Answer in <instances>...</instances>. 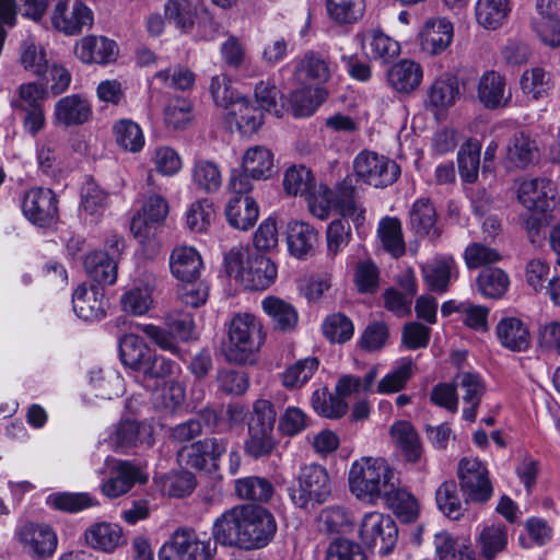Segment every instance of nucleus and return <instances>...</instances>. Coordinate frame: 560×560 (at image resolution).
I'll return each mask as SVG.
<instances>
[{
  "instance_id": "1",
  "label": "nucleus",
  "mask_w": 560,
  "mask_h": 560,
  "mask_svg": "<svg viewBox=\"0 0 560 560\" xmlns=\"http://www.w3.org/2000/svg\"><path fill=\"white\" fill-rule=\"evenodd\" d=\"M277 533V522L265 508L235 505L223 512L212 525L215 542L252 551L266 547Z\"/></svg>"
},
{
  "instance_id": "2",
  "label": "nucleus",
  "mask_w": 560,
  "mask_h": 560,
  "mask_svg": "<svg viewBox=\"0 0 560 560\" xmlns=\"http://www.w3.org/2000/svg\"><path fill=\"white\" fill-rule=\"evenodd\" d=\"M395 471L382 458L361 457L348 471L349 491L359 501L375 505L386 493Z\"/></svg>"
},
{
  "instance_id": "3",
  "label": "nucleus",
  "mask_w": 560,
  "mask_h": 560,
  "mask_svg": "<svg viewBox=\"0 0 560 560\" xmlns=\"http://www.w3.org/2000/svg\"><path fill=\"white\" fill-rule=\"evenodd\" d=\"M224 269L247 290H266L277 278V266L267 256L234 247L224 256Z\"/></svg>"
},
{
  "instance_id": "4",
  "label": "nucleus",
  "mask_w": 560,
  "mask_h": 560,
  "mask_svg": "<svg viewBox=\"0 0 560 560\" xmlns=\"http://www.w3.org/2000/svg\"><path fill=\"white\" fill-rule=\"evenodd\" d=\"M265 335L260 322L249 313L235 314L228 324L222 352L226 361L245 364L259 351Z\"/></svg>"
},
{
  "instance_id": "5",
  "label": "nucleus",
  "mask_w": 560,
  "mask_h": 560,
  "mask_svg": "<svg viewBox=\"0 0 560 560\" xmlns=\"http://www.w3.org/2000/svg\"><path fill=\"white\" fill-rule=\"evenodd\" d=\"M291 502L307 510L325 503L331 495V480L327 469L318 464L301 467L295 482L288 488Z\"/></svg>"
},
{
  "instance_id": "6",
  "label": "nucleus",
  "mask_w": 560,
  "mask_h": 560,
  "mask_svg": "<svg viewBox=\"0 0 560 560\" xmlns=\"http://www.w3.org/2000/svg\"><path fill=\"white\" fill-rule=\"evenodd\" d=\"M276 411L272 404L266 399H258L253 407V413L248 421V436L245 441V452L259 458L269 455L276 447L273 427Z\"/></svg>"
},
{
  "instance_id": "7",
  "label": "nucleus",
  "mask_w": 560,
  "mask_h": 560,
  "mask_svg": "<svg viewBox=\"0 0 560 560\" xmlns=\"http://www.w3.org/2000/svg\"><path fill=\"white\" fill-rule=\"evenodd\" d=\"M457 478L465 502L486 503L493 495L487 464L477 457H464L457 465Z\"/></svg>"
},
{
  "instance_id": "8",
  "label": "nucleus",
  "mask_w": 560,
  "mask_h": 560,
  "mask_svg": "<svg viewBox=\"0 0 560 560\" xmlns=\"http://www.w3.org/2000/svg\"><path fill=\"white\" fill-rule=\"evenodd\" d=\"M516 198L529 211L545 213L560 205L556 183L546 177H522L516 180Z\"/></svg>"
},
{
  "instance_id": "9",
  "label": "nucleus",
  "mask_w": 560,
  "mask_h": 560,
  "mask_svg": "<svg viewBox=\"0 0 560 560\" xmlns=\"http://www.w3.org/2000/svg\"><path fill=\"white\" fill-rule=\"evenodd\" d=\"M355 175L365 184L380 188L392 185L400 175L398 164L373 151L360 152L354 161Z\"/></svg>"
},
{
  "instance_id": "10",
  "label": "nucleus",
  "mask_w": 560,
  "mask_h": 560,
  "mask_svg": "<svg viewBox=\"0 0 560 560\" xmlns=\"http://www.w3.org/2000/svg\"><path fill=\"white\" fill-rule=\"evenodd\" d=\"M228 440L205 438L182 446L177 451V460L196 470H217L221 456L228 451Z\"/></svg>"
},
{
  "instance_id": "11",
  "label": "nucleus",
  "mask_w": 560,
  "mask_h": 560,
  "mask_svg": "<svg viewBox=\"0 0 560 560\" xmlns=\"http://www.w3.org/2000/svg\"><path fill=\"white\" fill-rule=\"evenodd\" d=\"M52 27L66 36H75L94 23L93 11L81 0H58L50 12Z\"/></svg>"
},
{
  "instance_id": "12",
  "label": "nucleus",
  "mask_w": 560,
  "mask_h": 560,
  "mask_svg": "<svg viewBox=\"0 0 560 560\" xmlns=\"http://www.w3.org/2000/svg\"><path fill=\"white\" fill-rule=\"evenodd\" d=\"M359 533L368 548L378 547V552L383 556L393 551L398 539V529L394 520L380 512L366 513L361 521Z\"/></svg>"
},
{
  "instance_id": "13",
  "label": "nucleus",
  "mask_w": 560,
  "mask_h": 560,
  "mask_svg": "<svg viewBox=\"0 0 560 560\" xmlns=\"http://www.w3.org/2000/svg\"><path fill=\"white\" fill-rule=\"evenodd\" d=\"M15 538L23 552L36 560L51 557L58 545L57 535L49 525L34 522L20 526L15 532Z\"/></svg>"
},
{
  "instance_id": "14",
  "label": "nucleus",
  "mask_w": 560,
  "mask_h": 560,
  "mask_svg": "<svg viewBox=\"0 0 560 560\" xmlns=\"http://www.w3.org/2000/svg\"><path fill=\"white\" fill-rule=\"evenodd\" d=\"M172 560H211L217 547L206 533L178 528L171 537Z\"/></svg>"
},
{
  "instance_id": "15",
  "label": "nucleus",
  "mask_w": 560,
  "mask_h": 560,
  "mask_svg": "<svg viewBox=\"0 0 560 560\" xmlns=\"http://www.w3.org/2000/svg\"><path fill=\"white\" fill-rule=\"evenodd\" d=\"M25 218L38 228H49L58 220L57 198L48 188H32L23 198Z\"/></svg>"
},
{
  "instance_id": "16",
  "label": "nucleus",
  "mask_w": 560,
  "mask_h": 560,
  "mask_svg": "<svg viewBox=\"0 0 560 560\" xmlns=\"http://www.w3.org/2000/svg\"><path fill=\"white\" fill-rule=\"evenodd\" d=\"M105 464L114 465L112 468L114 476L101 485L102 493L109 499L119 498L129 492L137 482L144 483L147 481V477H143L141 470L130 462L108 456Z\"/></svg>"
},
{
  "instance_id": "17",
  "label": "nucleus",
  "mask_w": 560,
  "mask_h": 560,
  "mask_svg": "<svg viewBox=\"0 0 560 560\" xmlns=\"http://www.w3.org/2000/svg\"><path fill=\"white\" fill-rule=\"evenodd\" d=\"M115 40L102 35H88L74 44L73 54L84 65H108L118 57Z\"/></svg>"
},
{
  "instance_id": "18",
  "label": "nucleus",
  "mask_w": 560,
  "mask_h": 560,
  "mask_svg": "<svg viewBox=\"0 0 560 560\" xmlns=\"http://www.w3.org/2000/svg\"><path fill=\"white\" fill-rule=\"evenodd\" d=\"M477 97L488 109L506 107L512 94L506 84L504 74L495 70L485 71L477 82Z\"/></svg>"
},
{
  "instance_id": "19",
  "label": "nucleus",
  "mask_w": 560,
  "mask_h": 560,
  "mask_svg": "<svg viewBox=\"0 0 560 560\" xmlns=\"http://www.w3.org/2000/svg\"><path fill=\"white\" fill-rule=\"evenodd\" d=\"M93 115L92 104L88 96L81 93L59 98L54 106L55 120L65 127L81 126Z\"/></svg>"
},
{
  "instance_id": "20",
  "label": "nucleus",
  "mask_w": 560,
  "mask_h": 560,
  "mask_svg": "<svg viewBox=\"0 0 560 560\" xmlns=\"http://www.w3.org/2000/svg\"><path fill=\"white\" fill-rule=\"evenodd\" d=\"M72 307L83 320L101 319L107 307L104 290L98 285H79L72 294Z\"/></svg>"
},
{
  "instance_id": "21",
  "label": "nucleus",
  "mask_w": 560,
  "mask_h": 560,
  "mask_svg": "<svg viewBox=\"0 0 560 560\" xmlns=\"http://www.w3.org/2000/svg\"><path fill=\"white\" fill-rule=\"evenodd\" d=\"M167 200L158 194L148 196L141 210L133 215L130 223V231L137 238H144L149 235L151 224L163 222L168 214Z\"/></svg>"
},
{
  "instance_id": "22",
  "label": "nucleus",
  "mask_w": 560,
  "mask_h": 560,
  "mask_svg": "<svg viewBox=\"0 0 560 560\" xmlns=\"http://www.w3.org/2000/svg\"><path fill=\"white\" fill-rule=\"evenodd\" d=\"M150 435L151 430L149 425L127 419L113 427L104 442L112 450L119 452L136 446L138 442L145 441L150 444Z\"/></svg>"
},
{
  "instance_id": "23",
  "label": "nucleus",
  "mask_w": 560,
  "mask_h": 560,
  "mask_svg": "<svg viewBox=\"0 0 560 560\" xmlns=\"http://www.w3.org/2000/svg\"><path fill=\"white\" fill-rule=\"evenodd\" d=\"M203 262L192 246H176L170 256L172 275L182 282H192L200 277Z\"/></svg>"
},
{
  "instance_id": "24",
  "label": "nucleus",
  "mask_w": 560,
  "mask_h": 560,
  "mask_svg": "<svg viewBox=\"0 0 560 560\" xmlns=\"http://www.w3.org/2000/svg\"><path fill=\"white\" fill-rule=\"evenodd\" d=\"M538 159V147L524 132L513 135L505 148L504 164L508 168H526Z\"/></svg>"
},
{
  "instance_id": "25",
  "label": "nucleus",
  "mask_w": 560,
  "mask_h": 560,
  "mask_svg": "<svg viewBox=\"0 0 560 560\" xmlns=\"http://www.w3.org/2000/svg\"><path fill=\"white\" fill-rule=\"evenodd\" d=\"M287 242L291 255L299 259H305L313 255L318 243V234L315 229L304 221L293 220L287 226Z\"/></svg>"
},
{
  "instance_id": "26",
  "label": "nucleus",
  "mask_w": 560,
  "mask_h": 560,
  "mask_svg": "<svg viewBox=\"0 0 560 560\" xmlns=\"http://www.w3.org/2000/svg\"><path fill=\"white\" fill-rule=\"evenodd\" d=\"M453 35V24L446 18L429 20L421 32V47L428 54H441L451 45Z\"/></svg>"
},
{
  "instance_id": "27",
  "label": "nucleus",
  "mask_w": 560,
  "mask_h": 560,
  "mask_svg": "<svg viewBox=\"0 0 560 560\" xmlns=\"http://www.w3.org/2000/svg\"><path fill=\"white\" fill-rule=\"evenodd\" d=\"M422 77L421 66L410 59L398 61L387 71L389 86L401 94H410L417 90L422 81Z\"/></svg>"
},
{
  "instance_id": "28",
  "label": "nucleus",
  "mask_w": 560,
  "mask_h": 560,
  "mask_svg": "<svg viewBox=\"0 0 560 560\" xmlns=\"http://www.w3.org/2000/svg\"><path fill=\"white\" fill-rule=\"evenodd\" d=\"M84 538L90 547L104 552H113L125 542L121 527L108 522L90 525L84 532Z\"/></svg>"
},
{
  "instance_id": "29",
  "label": "nucleus",
  "mask_w": 560,
  "mask_h": 560,
  "mask_svg": "<svg viewBox=\"0 0 560 560\" xmlns=\"http://www.w3.org/2000/svg\"><path fill=\"white\" fill-rule=\"evenodd\" d=\"M336 208L339 213L351 220L357 230L365 222V208L358 201L353 179L346 177L336 186Z\"/></svg>"
},
{
  "instance_id": "30",
  "label": "nucleus",
  "mask_w": 560,
  "mask_h": 560,
  "mask_svg": "<svg viewBox=\"0 0 560 560\" xmlns=\"http://www.w3.org/2000/svg\"><path fill=\"white\" fill-rule=\"evenodd\" d=\"M434 546L440 560H476V552L469 537L453 536L442 532L435 535Z\"/></svg>"
},
{
  "instance_id": "31",
  "label": "nucleus",
  "mask_w": 560,
  "mask_h": 560,
  "mask_svg": "<svg viewBox=\"0 0 560 560\" xmlns=\"http://www.w3.org/2000/svg\"><path fill=\"white\" fill-rule=\"evenodd\" d=\"M495 330L500 343L511 351H526L530 345L528 327L517 317L500 319Z\"/></svg>"
},
{
  "instance_id": "32",
  "label": "nucleus",
  "mask_w": 560,
  "mask_h": 560,
  "mask_svg": "<svg viewBox=\"0 0 560 560\" xmlns=\"http://www.w3.org/2000/svg\"><path fill=\"white\" fill-rule=\"evenodd\" d=\"M422 273L430 290L444 293L457 275L456 261L452 256H436L422 267Z\"/></svg>"
},
{
  "instance_id": "33",
  "label": "nucleus",
  "mask_w": 560,
  "mask_h": 560,
  "mask_svg": "<svg viewBox=\"0 0 560 560\" xmlns=\"http://www.w3.org/2000/svg\"><path fill=\"white\" fill-rule=\"evenodd\" d=\"M409 226L418 236L439 237L436 211L429 199L421 198L413 202L409 211Z\"/></svg>"
},
{
  "instance_id": "34",
  "label": "nucleus",
  "mask_w": 560,
  "mask_h": 560,
  "mask_svg": "<svg viewBox=\"0 0 560 560\" xmlns=\"http://www.w3.org/2000/svg\"><path fill=\"white\" fill-rule=\"evenodd\" d=\"M225 215L233 228L247 231L256 223L259 209L252 197L236 196L229 201L225 208Z\"/></svg>"
},
{
  "instance_id": "35",
  "label": "nucleus",
  "mask_w": 560,
  "mask_h": 560,
  "mask_svg": "<svg viewBox=\"0 0 560 560\" xmlns=\"http://www.w3.org/2000/svg\"><path fill=\"white\" fill-rule=\"evenodd\" d=\"M201 5L190 0H167L164 4V15L182 34L192 31Z\"/></svg>"
},
{
  "instance_id": "36",
  "label": "nucleus",
  "mask_w": 560,
  "mask_h": 560,
  "mask_svg": "<svg viewBox=\"0 0 560 560\" xmlns=\"http://www.w3.org/2000/svg\"><path fill=\"white\" fill-rule=\"evenodd\" d=\"M390 436L404 457L410 463H418L422 456V445L417 431L408 421H396L390 427Z\"/></svg>"
},
{
  "instance_id": "37",
  "label": "nucleus",
  "mask_w": 560,
  "mask_h": 560,
  "mask_svg": "<svg viewBox=\"0 0 560 560\" xmlns=\"http://www.w3.org/2000/svg\"><path fill=\"white\" fill-rule=\"evenodd\" d=\"M510 0H477L475 16L477 23L486 30H498L509 18Z\"/></svg>"
},
{
  "instance_id": "38",
  "label": "nucleus",
  "mask_w": 560,
  "mask_h": 560,
  "mask_svg": "<svg viewBox=\"0 0 560 560\" xmlns=\"http://www.w3.org/2000/svg\"><path fill=\"white\" fill-rule=\"evenodd\" d=\"M361 46L369 58L381 59L383 61H388L395 58L400 50L398 42L378 30H372L364 33Z\"/></svg>"
},
{
  "instance_id": "39",
  "label": "nucleus",
  "mask_w": 560,
  "mask_h": 560,
  "mask_svg": "<svg viewBox=\"0 0 560 560\" xmlns=\"http://www.w3.org/2000/svg\"><path fill=\"white\" fill-rule=\"evenodd\" d=\"M273 154L264 145L248 148L242 158V168L248 172L253 179H267L273 173Z\"/></svg>"
},
{
  "instance_id": "40",
  "label": "nucleus",
  "mask_w": 560,
  "mask_h": 560,
  "mask_svg": "<svg viewBox=\"0 0 560 560\" xmlns=\"http://www.w3.org/2000/svg\"><path fill=\"white\" fill-rule=\"evenodd\" d=\"M90 384L95 397L113 399L125 393V384L119 372L113 369L94 370L90 373Z\"/></svg>"
},
{
  "instance_id": "41",
  "label": "nucleus",
  "mask_w": 560,
  "mask_h": 560,
  "mask_svg": "<svg viewBox=\"0 0 560 560\" xmlns=\"http://www.w3.org/2000/svg\"><path fill=\"white\" fill-rule=\"evenodd\" d=\"M86 272L102 284H114L117 280V260L107 252L94 250L84 259Z\"/></svg>"
},
{
  "instance_id": "42",
  "label": "nucleus",
  "mask_w": 560,
  "mask_h": 560,
  "mask_svg": "<svg viewBox=\"0 0 560 560\" xmlns=\"http://www.w3.org/2000/svg\"><path fill=\"white\" fill-rule=\"evenodd\" d=\"M396 478L392 479L386 493L382 495L390 510L405 522L413 521L418 515V503L413 495L396 486Z\"/></svg>"
},
{
  "instance_id": "43",
  "label": "nucleus",
  "mask_w": 560,
  "mask_h": 560,
  "mask_svg": "<svg viewBox=\"0 0 560 560\" xmlns=\"http://www.w3.org/2000/svg\"><path fill=\"white\" fill-rule=\"evenodd\" d=\"M261 307L279 330H290L298 324L299 317L294 306L278 296H266L261 301Z\"/></svg>"
},
{
  "instance_id": "44",
  "label": "nucleus",
  "mask_w": 560,
  "mask_h": 560,
  "mask_svg": "<svg viewBox=\"0 0 560 560\" xmlns=\"http://www.w3.org/2000/svg\"><path fill=\"white\" fill-rule=\"evenodd\" d=\"M191 182L198 190L213 194L221 188L223 178L218 164L199 159L195 161L191 167Z\"/></svg>"
},
{
  "instance_id": "45",
  "label": "nucleus",
  "mask_w": 560,
  "mask_h": 560,
  "mask_svg": "<svg viewBox=\"0 0 560 560\" xmlns=\"http://www.w3.org/2000/svg\"><path fill=\"white\" fill-rule=\"evenodd\" d=\"M377 235L383 248L393 257L399 258L406 252L401 223L395 217L383 218L377 228Z\"/></svg>"
},
{
  "instance_id": "46",
  "label": "nucleus",
  "mask_w": 560,
  "mask_h": 560,
  "mask_svg": "<svg viewBox=\"0 0 560 560\" xmlns=\"http://www.w3.org/2000/svg\"><path fill=\"white\" fill-rule=\"evenodd\" d=\"M119 355L126 366L139 371L150 355V350L141 337L126 334L119 339Z\"/></svg>"
},
{
  "instance_id": "47",
  "label": "nucleus",
  "mask_w": 560,
  "mask_h": 560,
  "mask_svg": "<svg viewBox=\"0 0 560 560\" xmlns=\"http://www.w3.org/2000/svg\"><path fill=\"white\" fill-rule=\"evenodd\" d=\"M326 92L322 88H303L294 91L290 97V107L294 117L313 115L325 101Z\"/></svg>"
},
{
  "instance_id": "48",
  "label": "nucleus",
  "mask_w": 560,
  "mask_h": 560,
  "mask_svg": "<svg viewBox=\"0 0 560 560\" xmlns=\"http://www.w3.org/2000/svg\"><path fill=\"white\" fill-rule=\"evenodd\" d=\"M413 371L415 363L411 358L400 359L394 369L380 380L376 392L378 394H392L404 389L412 377Z\"/></svg>"
},
{
  "instance_id": "49",
  "label": "nucleus",
  "mask_w": 560,
  "mask_h": 560,
  "mask_svg": "<svg viewBox=\"0 0 560 560\" xmlns=\"http://www.w3.org/2000/svg\"><path fill=\"white\" fill-rule=\"evenodd\" d=\"M229 114L234 117L237 128L245 135L256 132L262 125L261 112L243 96L236 98L235 103L230 107Z\"/></svg>"
},
{
  "instance_id": "50",
  "label": "nucleus",
  "mask_w": 560,
  "mask_h": 560,
  "mask_svg": "<svg viewBox=\"0 0 560 560\" xmlns=\"http://www.w3.org/2000/svg\"><path fill=\"white\" fill-rule=\"evenodd\" d=\"M113 133L117 144L126 151L139 152L144 145L142 129L131 119L122 118L115 121Z\"/></svg>"
},
{
  "instance_id": "51",
  "label": "nucleus",
  "mask_w": 560,
  "mask_h": 560,
  "mask_svg": "<svg viewBox=\"0 0 560 560\" xmlns=\"http://www.w3.org/2000/svg\"><path fill=\"white\" fill-rule=\"evenodd\" d=\"M478 542L481 556L486 560H493L508 546V529L502 524L486 526L479 534Z\"/></svg>"
},
{
  "instance_id": "52",
  "label": "nucleus",
  "mask_w": 560,
  "mask_h": 560,
  "mask_svg": "<svg viewBox=\"0 0 560 560\" xmlns=\"http://www.w3.org/2000/svg\"><path fill=\"white\" fill-rule=\"evenodd\" d=\"M459 91L456 82L450 78L435 80L428 91L427 106L435 113L442 112L452 106Z\"/></svg>"
},
{
  "instance_id": "53",
  "label": "nucleus",
  "mask_w": 560,
  "mask_h": 560,
  "mask_svg": "<svg viewBox=\"0 0 560 560\" xmlns=\"http://www.w3.org/2000/svg\"><path fill=\"white\" fill-rule=\"evenodd\" d=\"M156 483L161 493L168 497L183 498L192 492L196 479L191 472L182 470L161 476Z\"/></svg>"
},
{
  "instance_id": "54",
  "label": "nucleus",
  "mask_w": 560,
  "mask_h": 560,
  "mask_svg": "<svg viewBox=\"0 0 560 560\" xmlns=\"http://www.w3.org/2000/svg\"><path fill=\"white\" fill-rule=\"evenodd\" d=\"M439 510L448 518L458 520L464 512L463 503L454 480L443 481L435 491Z\"/></svg>"
},
{
  "instance_id": "55",
  "label": "nucleus",
  "mask_w": 560,
  "mask_h": 560,
  "mask_svg": "<svg viewBox=\"0 0 560 560\" xmlns=\"http://www.w3.org/2000/svg\"><path fill=\"white\" fill-rule=\"evenodd\" d=\"M47 503L54 509L77 513L98 505V501L88 492H58L47 498Z\"/></svg>"
},
{
  "instance_id": "56",
  "label": "nucleus",
  "mask_w": 560,
  "mask_h": 560,
  "mask_svg": "<svg viewBox=\"0 0 560 560\" xmlns=\"http://www.w3.org/2000/svg\"><path fill=\"white\" fill-rule=\"evenodd\" d=\"M235 493L241 500L267 502L273 493L272 485L261 477H246L235 481Z\"/></svg>"
},
{
  "instance_id": "57",
  "label": "nucleus",
  "mask_w": 560,
  "mask_h": 560,
  "mask_svg": "<svg viewBox=\"0 0 560 560\" xmlns=\"http://www.w3.org/2000/svg\"><path fill=\"white\" fill-rule=\"evenodd\" d=\"M326 9L329 18L337 24H353L364 13V0H327Z\"/></svg>"
},
{
  "instance_id": "58",
  "label": "nucleus",
  "mask_w": 560,
  "mask_h": 560,
  "mask_svg": "<svg viewBox=\"0 0 560 560\" xmlns=\"http://www.w3.org/2000/svg\"><path fill=\"white\" fill-rule=\"evenodd\" d=\"M509 284V276L500 268H486L477 278L479 292L489 299L503 296L508 291Z\"/></svg>"
},
{
  "instance_id": "59",
  "label": "nucleus",
  "mask_w": 560,
  "mask_h": 560,
  "mask_svg": "<svg viewBox=\"0 0 560 560\" xmlns=\"http://www.w3.org/2000/svg\"><path fill=\"white\" fill-rule=\"evenodd\" d=\"M22 67L36 77H43L48 69V60L44 47L33 39H25L20 49Z\"/></svg>"
},
{
  "instance_id": "60",
  "label": "nucleus",
  "mask_w": 560,
  "mask_h": 560,
  "mask_svg": "<svg viewBox=\"0 0 560 560\" xmlns=\"http://www.w3.org/2000/svg\"><path fill=\"white\" fill-rule=\"evenodd\" d=\"M481 147L478 141H467L457 154L460 178L466 183H474L478 177Z\"/></svg>"
},
{
  "instance_id": "61",
  "label": "nucleus",
  "mask_w": 560,
  "mask_h": 560,
  "mask_svg": "<svg viewBox=\"0 0 560 560\" xmlns=\"http://www.w3.org/2000/svg\"><path fill=\"white\" fill-rule=\"evenodd\" d=\"M215 219V210L209 199H199L192 202L186 212V225L196 233L207 231Z\"/></svg>"
},
{
  "instance_id": "62",
  "label": "nucleus",
  "mask_w": 560,
  "mask_h": 560,
  "mask_svg": "<svg viewBox=\"0 0 560 560\" xmlns=\"http://www.w3.org/2000/svg\"><path fill=\"white\" fill-rule=\"evenodd\" d=\"M120 304L130 315H144L153 304L152 289L149 285L133 287L121 295Z\"/></svg>"
},
{
  "instance_id": "63",
  "label": "nucleus",
  "mask_w": 560,
  "mask_h": 560,
  "mask_svg": "<svg viewBox=\"0 0 560 560\" xmlns=\"http://www.w3.org/2000/svg\"><path fill=\"white\" fill-rule=\"evenodd\" d=\"M310 212L320 219L328 218L331 208L336 205V196L325 184H315L305 195Z\"/></svg>"
},
{
  "instance_id": "64",
  "label": "nucleus",
  "mask_w": 560,
  "mask_h": 560,
  "mask_svg": "<svg viewBox=\"0 0 560 560\" xmlns=\"http://www.w3.org/2000/svg\"><path fill=\"white\" fill-rule=\"evenodd\" d=\"M312 406L314 410L330 419L342 417L347 409L348 404L338 394L332 395L327 389L315 390L312 396Z\"/></svg>"
}]
</instances>
